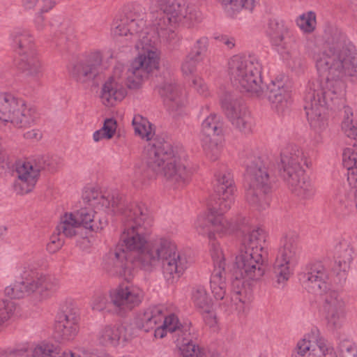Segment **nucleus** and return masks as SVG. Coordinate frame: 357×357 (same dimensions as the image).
<instances>
[{"instance_id":"19","label":"nucleus","mask_w":357,"mask_h":357,"mask_svg":"<svg viewBox=\"0 0 357 357\" xmlns=\"http://www.w3.org/2000/svg\"><path fill=\"white\" fill-rule=\"evenodd\" d=\"M300 280L303 287L314 294L322 295L330 288L328 270L321 261L307 264L300 274Z\"/></svg>"},{"instance_id":"20","label":"nucleus","mask_w":357,"mask_h":357,"mask_svg":"<svg viewBox=\"0 0 357 357\" xmlns=\"http://www.w3.org/2000/svg\"><path fill=\"white\" fill-rule=\"evenodd\" d=\"M102 54L99 50L91 52L70 67V76L77 82L85 84L95 79L101 72Z\"/></svg>"},{"instance_id":"1","label":"nucleus","mask_w":357,"mask_h":357,"mask_svg":"<svg viewBox=\"0 0 357 357\" xmlns=\"http://www.w3.org/2000/svg\"><path fill=\"white\" fill-rule=\"evenodd\" d=\"M122 215L123 231L120 243L103 258L102 268L110 275L131 279L135 267L152 271L162 264L165 279L169 283L177 280L188 267L187 257L178 251L176 243L162 238L149 245L153 220L142 203L125 202Z\"/></svg>"},{"instance_id":"30","label":"nucleus","mask_w":357,"mask_h":357,"mask_svg":"<svg viewBox=\"0 0 357 357\" xmlns=\"http://www.w3.org/2000/svg\"><path fill=\"white\" fill-rule=\"evenodd\" d=\"M157 90L169 109L176 111L185 105V97L181 89L171 81L163 82L158 86Z\"/></svg>"},{"instance_id":"61","label":"nucleus","mask_w":357,"mask_h":357,"mask_svg":"<svg viewBox=\"0 0 357 357\" xmlns=\"http://www.w3.org/2000/svg\"><path fill=\"white\" fill-rule=\"evenodd\" d=\"M24 137L28 139L38 140L42 137V132L38 129H33L25 132Z\"/></svg>"},{"instance_id":"23","label":"nucleus","mask_w":357,"mask_h":357,"mask_svg":"<svg viewBox=\"0 0 357 357\" xmlns=\"http://www.w3.org/2000/svg\"><path fill=\"white\" fill-rule=\"evenodd\" d=\"M215 192L218 196V211H228L235 200L236 186L230 172L222 171L215 174Z\"/></svg>"},{"instance_id":"7","label":"nucleus","mask_w":357,"mask_h":357,"mask_svg":"<svg viewBox=\"0 0 357 357\" xmlns=\"http://www.w3.org/2000/svg\"><path fill=\"white\" fill-rule=\"evenodd\" d=\"M82 198L85 206L73 214L80 226L96 232L102 229L107 223L103 216L106 210L118 214L125 206V199L117 190L105 195L94 188H87L83 192Z\"/></svg>"},{"instance_id":"53","label":"nucleus","mask_w":357,"mask_h":357,"mask_svg":"<svg viewBox=\"0 0 357 357\" xmlns=\"http://www.w3.org/2000/svg\"><path fill=\"white\" fill-rule=\"evenodd\" d=\"M192 86L200 96L203 97L209 96L208 86L201 77H194L192 81Z\"/></svg>"},{"instance_id":"60","label":"nucleus","mask_w":357,"mask_h":357,"mask_svg":"<svg viewBox=\"0 0 357 357\" xmlns=\"http://www.w3.org/2000/svg\"><path fill=\"white\" fill-rule=\"evenodd\" d=\"M321 349L323 352H325L324 353V357H337V355L331 344V346H327L324 343H321Z\"/></svg>"},{"instance_id":"8","label":"nucleus","mask_w":357,"mask_h":357,"mask_svg":"<svg viewBox=\"0 0 357 357\" xmlns=\"http://www.w3.org/2000/svg\"><path fill=\"white\" fill-rule=\"evenodd\" d=\"M160 13L155 19L158 36L164 40L174 43L175 29L183 25L190 27L200 20V14L186 0H155Z\"/></svg>"},{"instance_id":"33","label":"nucleus","mask_w":357,"mask_h":357,"mask_svg":"<svg viewBox=\"0 0 357 357\" xmlns=\"http://www.w3.org/2000/svg\"><path fill=\"white\" fill-rule=\"evenodd\" d=\"M22 102L10 93H0V121L12 123Z\"/></svg>"},{"instance_id":"22","label":"nucleus","mask_w":357,"mask_h":357,"mask_svg":"<svg viewBox=\"0 0 357 357\" xmlns=\"http://www.w3.org/2000/svg\"><path fill=\"white\" fill-rule=\"evenodd\" d=\"M109 297L111 303L119 310L129 311L142 303L144 292L139 287L126 283L112 289Z\"/></svg>"},{"instance_id":"41","label":"nucleus","mask_w":357,"mask_h":357,"mask_svg":"<svg viewBox=\"0 0 357 357\" xmlns=\"http://www.w3.org/2000/svg\"><path fill=\"white\" fill-rule=\"evenodd\" d=\"M192 300L195 306L199 310H207L212 307V299L206 289L202 286H197L192 291Z\"/></svg>"},{"instance_id":"17","label":"nucleus","mask_w":357,"mask_h":357,"mask_svg":"<svg viewBox=\"0 0 357 357\" xmlns=\"http://www.w3.org/2000/svg\"><path fill=\"white\" fill-rule=\"evenodd\" d=\"M222 109L231 123L245 135L252 132L254 121L241 100L231 93L222 99Z\"/></svg>"},{"instance_id":"43","label":"nucleus","mask_w":357,"mask_h":357,"mask_svg":"<svg viewBox=\"0 0 357 357\" xmlns=\"http://www.w3.org/2000/svg\"><path fill=\"white\" fill-rule=\"evenodd\" d=\"M178 344H181L179 349L183 357H207L205 350L188 340L187 336H184Z\"/></svg>"},{"instance_id":"37","label":"nucleus","mask_w":357,"mask_h":357,"mask_svg":"<svg viewBox=\"0 0 357 357\" xmlns=\"http://www.w3.org/2000/svg\"><path fill=\"white\" fill-rule=\"evenodd\" d=\"M37 119L36 109L30 105H26L24 101L20 107L15 116L13 119L12 123L17 128H26L32 126Z\"/></svg>"},{"instance_id":"55","label":"nucleus","mask_w":357,"mask_h":357,"mask_svg":"<svg viewBox=\"0 0 357 357\" xmlns=\"http://www.w3.org/2000/svg\"><path fill=\"white\" fill-rule=\"evenodd\" d=\"M107 298L105 295L98 294L92 301V308L93 310L102 311L107 307Z\"/></svg>"},{"instance_id":"47","label":"nucleus","mask_w":357,"mask_h":357,"mask_svg":"<svg viewBox=\"0 0 357 357\" xmlns=\"http://www.w3.org/2000/svg\"><path fill=\"white\" fill-rule=\"evenodd\" d=\"M4 293L11 299H20L27 296L22 280L15 282L13 284L6 287Z\"/></svg>"},{"instance_id":"11","label":"nucleus","mask_w":357,"mask_h":357,"mask_svg":"<svg viewBox=\"0 0 357 357\" xmlns=\"http://www.w3.org/2000/svg\"><path fill=\"white\" fill-rule=\"evenodd\" d=\"M228 71L231 83L243 91L255 97L263 94L261 65L256 56H233Z\"/></svg>"},{"instance_id":"52","label":"nucleus","mask_w":357,"mask_h":357,"mask_svg":"<svg viewBox=\"0 0 357 357\" xmlns=\"http://www.w3.org/2000/svg\"><path fill=\"white\" fill-rule=\"evenodd\" d=\"M208 46V38L202 37L198 39L194 45L190 54L201 59V56L206 52Z\"/></svg>"},{"instance_id":"48","label":"nucleus","mask_w":357,"mask_h":357,"mask_svg":"<svg viewBox=\"0 0 357 357\" xmlns=\"http://www.w3.org/2000/svg\"><path fill=\"white\" fill-rule=\"evenodd\" d=\"M128 21V16H124L119 20H115L112 29V33L114 36H127L128 33H129Z\"/></svg>"},{"instance_id":"4","label":"nucleus","mask_w":357,"mask_h":357,"mask_svg":"<svg viewBox=\"0 0 357 357\" xmlns=\"http://www.w3.org/2000/svg\"><path fill=\"white\" fill-rule=\"evenodd\" d=\"M132 123L135 134L147 141L152 140L144 151L147 167L164 177L175 188L186 185L192 172L181 160L180 155L170 143L153 139L155 135L153 125L142 115H135Z\"/></svg>"},{"instance_id":"42","label":"nucleus","mask_w":357,"mask_h":357,"mask_svg":"<svg viewBox=\"0 0 357 357\" xmlns=\"http://www.w3.org/2000/svg\"><path fill=\"white\" fill-rule=\"evenodd\" d=\"M228 12L238 13L244 9L252 12L260 0H221Z\"/></svg>"},{"instance_id":"2","label":"nucleus","mask_w":357,"mask_h":357,"mask_svg":"<svg viewBox=\"0 0 357 357\" xmlns=\"http://www.w3.org/2000/svg\"><path fill=\"white\" fill-rule=\"evenodd\" d=\"M234 225L241 230L243 236L241 247L236 257L231 270L232 290L226 295L225 263L220 245L214 241L211 243V255L213 262V271L210 278V287L216 300H220L219 307L228 314L243 312L245 305L250 301L251 289L245 283L259 280L265 273L266 265L262 256L265 234L260 228H252L248 220L242 216L233 218Z\"/></svg>"},{"instance_id":"6","label":"nucleus","mask_w":357,"mask_h":357,"mask_svg":"<svg viewBox=\"0 0 357 357\" xmlns=\"http://www.w3.org/2000/svg\"><path fill=\"white\" fill-rule=\"evenodd\" d=\"M137 48L138 56L130 67L116 63L102 84L100 99L105 106H114L122 101L127 95V88H139L149 74L158 68V58L153 47L139 43Z\"/></svg>"},{"instance_id":"3","label":"nucleus","mask_w":357,"mask_h":357,"mask_svg":"<svg viewBox=\"0 0 357 357\" xmlns=\"http://www.w3.org/2000/svg\"><path fill=\"white\" fill-rule=\"evenodd\" d=\"M234 225L241 230L243 236L241 247L236 257L231 270L232 290L226 295L225 263L220 245L214 241L211 243V255L213 262V271L210 278V287L216 300H220L219 307L228 314L243 312L245 305L250 301L251 289L245 283L259 280L265 273L266 265L262 256L265 234L260 228H252L248 220L242 216L233 218Z\"/></svg>"},{"instance_id":"29","label":"nucleus","mask_w":357,"mask_h":357,"mask_svg":"<svg viewBox=\"0 0 357 357\" xmlns=\"http://www.w3.org/2000/svg\"><path fill=\"white\" fill-rule=\"evenodd\" d=\"M56 347L52 344H42L34 348L25 346L0 350V357H56Z\"/></svg>"},{"instance_id":"40","label":"nucleus","mask_w":357,"mask_h":357,"mask_svg":"<svg viewBox=\"0 0 357 357\" xmlns=\"http://www.w3.org/2000/svg\"><path fill=\"white\" fill-rule=\"evenodd\" d=\"M353 116L352 109L349 107H344L342 130L348 137L355 140L353 146L357 149V126L354 124Z\"/></svg>"},{"instance_id":"25","label":"nucleus","mask_w":357,"mask_h":357,"mask_svg":"<svg viewBox=\"0 0 357 357\" xmlns=\"http://www.w3.org/2000/svg\"><path fill=\"white\" fill-rule=\"evenodd\" d=\"M321 343L331 346V343L321 335L318 329H312L298 341L291 357H324Z\"/></svg>"},{"instance_id":"13","label":"nucleus","mask_w":357,"mask_h":357,"mask_svg":"<svg viewBox=\"0 0 357 357\" xmlns=\"http://www.w3.org/2000/svg\"><path fill=\"white\" fill-rule=\"evenodd\" d=\"M166 311V307L160 305L146 309L137 315L136 327L144 332L154 330L155 337L160 338L164 337L167 331L175 332L178 337L189 335L188 326L182 325L174 314L167 315Z\"/></svg>"},{"instance_id":"32","label":"nucleus","mask_w":357,"mask_h":357,"mask_svg":"<svg viewBox=\"0 0 357 357\" xmlns=\"http://www.w3.org/2000/svg\"><path fill=\"white\" fill-rule=\"evenodd\" d=\"M18 68L26 77L34 80L43 76V65L36 52L19 56Z\"/></svg>"},{"instance_id":"38","label":"nucleus","mask_w":357,"mask_h":357,"mask_svg":"<svg viewBox=\"0 0 357 357\" xmlns=\"http://www.w3.org/2000/svg\"><path fill=\"white\" fill-rule=\"evenodd\" d=\"M19 307L16 303L9 300H0V332L7 327L17 316Z\"/></svg>"},{"instance_id":"51","label":"nucleus","mask_w":357,"mask_h":357,"mask_svg":"<svg viewBox=\"0 0 357 357\" xmlns=\"http://www.w3.org/2000/svg\"><path fill=\"white\" fill-rule=\"evenodd\" d=\"M355 147L345 148L342 153V163L345 168L351 169L355 164L354 161L357 160V152L354 150Z\"/></svg>"},{"instance_id":"10","label":"nucleus","mask_w":357,"mask_h":357,"mask_svg":"<svg viewBox=\"0 0 357 357\" xmlns=\"http://www.w3.org/2000/svg\"><path fill=\"white\" fill-rule=\"evenodd\" d=\"M335 93L326 84V77H319L309 82L304 96V109L310 127L321 132L328 126V109L336 99L344 96Z\"/></svg>"},{"instance_id":"27","label":"nucleus","mask_w":357,"mask_h":357,"mask_svg":"<svg viewBox=\"0 0 357 357\" xmlns=\"http://www.w3.org/2000/svg\"><path fill=\"white\" fill-rule=\"evenodd\" d=\"M17 179L14 188L17 193L24 195L32 191L39 176V169L36 162H18L16 169Z\"/></svg>"},{"instance_id":"50","label":"nucleus","mask_w":357,"mask_h":357,"mask_svg":"<svg viewBox=\"0 0 357 357\" xmlns=\"http://www.w3.org/2000/svg\"><path fill=\"white\" fill-rule=\"evenodd\" d=\"M201 59L189 54V55L185 58L181 65V70L183 73L186 75L193 73L196 70L197 63Z\"/></svg>"},{"instance_id":"15","label":"nucleus","mask_w":357,"mask_h":357,"mask_svg":"<svg viewBox=\"0 0 357 357\" xmlns=\"http://www.w3.org/2000/svg\"><path fill=\"white\" fill-rule=\"evenodd\" d=\"M224 122L220 116L210 113L202 121L201 135L206 155L212 161L218 160L223 147Z\"/></svg>"},{"instance_id":"59","label":"nucleus","mask_w":357,"mask_h":357,"mask_svg":"<svg viewBox=\"0 0 357 357\" xmlns=\"http://www.w3.org/2000/svg\"><path fill=\"white\" fill-rule=\"evenodd\" d=\"M43 13L44 12H41V11L40 13H38L36 15L35 20H34L36 28L38 31H43L45 26V18L43 15Z\"/></svg>"},{"instance_id":"35","label":"nucleus","mask_w":357,"mask_h":357,"mask_svg":"<svg viewBox=\"0 0 357 357\" xmlns=\"http://www.w3.org/2000/svg\"><path fill=\"white\" fill-rule=\"evenodd\" d=\"M128 16L129 17L128 24L129 33L130 35L135 36L137 38H138V41L135 45V47H137V45L139 43H144V45H149L155 49L158 55V58L159 59V52L158 49H156L154 46L155 40H152L151 38H148V35L149 34V28L146 27L144 29L145 22L144 20L142 18H132V14H130ZM136 49L137 50V48Z\"/></svg>"},{"instance_id":"64","label":"nucleus","mask_w":357,"mask_h":357,"mask_svg":"<svg viewBox=\"0 0 357 357\" xmlns=\"http://www.w3.org/2000/svg\"><path fill=\"white\" fill-rule=\"evenodd\" d=\"M155 22H154V26L155 27V30H157V27H156V26L155 25ZM149 34L148 35V38H151V39H152V40H155V43H154V46H155V45H156V42H157V40H158V39H159V40H160L161 41H164V42L168 43H169V44H175V43H176V41H177V36L176 37V39H175V40H174V43H169V42L166 41V40H164L162 38H161L158 36V31H156L157 36H153V34H155V31L153 32V33H151V32H150V29H149ZM155 47L157 49V47Z\"/></svg>"},{"instance_id":"34","label":"nucleus","mask_w":357,"mask_h":357,"mask_svg":"<svg viewBox=\"0 0 357 357\" xmlns=\"http://www.w3.org/2000/svg\"><path fill=\"white\" fill-rule=\"evenodd\" d=\"M98 340L102 345L117 346L121 341L128 340L126 328L123 326H106L98 334Z\"/></svg>"},{"instance_id":"39","label":"nucleus","mask_w":357,"mask_h":357,"mask_svg":"<svg viewBox=\"0 0 357 357\" xmlns=\"http://www.w3.org/2000/svg\"><path fill=\"white\" fill-rule=\"evenodd\" d=\"M80 227L76 217L72 213H65L61 218L60 223L57 225L56 231L59 235L63 234L66 237L71 238L77 234V229Z\"/></svg>"},{"instance_id":"24","label":"nucleus","mask_w":357,"mask_h":357,"mask_svg":"<svg viewBox=\"0 0 357 357\" xmlns=\"http://www.w3.org/2000/svg\"><path fill=\"white\" fill-rule=\"evenodd\" d=\"M79 314L75 307L66 308L59 316L54 326V335L58 340L70 342L75 339L79 329Z\"/></svg>"},{"instance_id":"26","label":"nucleus","mask_w":357,"mask_h":357,"mask_svg":"<svg viewBox=\"0 0 357 357\" xmlns=\"http://www.w3.org/2000/svg\"><path fill=\"white\" fill-rule=\"evenodd\" d=\"M263 94L259 98L266 97L272 109L278 113H282L291 105V92L282 80L275 79L271 81L266 86V90L263 89Z\"/></svg>"},{"instance_id":"46","label":"nucleus","mask_w":357,"mask_h":357,"mask_svg":"<svg viewBox=\"0 0 357 357\" xmlns=\"http://www.w3.org/2000/svg\"><path fill=\"white\" fill-rule=\"evenodd\" d=\"M299 28L306 33L314 31L316 24V15L313 12H308L301 15L296 20Z\"/></svg>"},{"instance_id":"14","label":"nucleus","mask_w":357,"mask_h":357,"mask_svg":"<svg viewBox=\"0 0 357 357\" xmlns=\"http://www.w3.org/2000/svg\"><path fill=\"white\" fill-rule=\"evenodd\" d=\"M281 245L273 266L278 284H284L289 279L298 262L300 255L298 235L295 232L287 234L282 239Z\"/></svg>"},{"instance_id":"16","label":"nucleus","mask_w":357,"mask_h":357,"mask_svg":"<svg viewBox=\"0 0 357 357\" xmlns=\"http://www.w3.org/2000/svg\"><path fill=\"white\" fill-rule=\"evenodd\" d=\"M321 311L327 327L332 330L340 328L345 322L346 300L344 294L337 290L328 289L321 295Z\"/></svg>"},{"instance_id":"9","label":"nucleus","mask_w":357,"mask_h":357,"mask_svg":"<svg viewBox=\"0 0 357 357\" xmlns=\"http://www.w3.org/2000/svg\"><path fill=\"white\" fill-rule=\"evenodd\" d=\"M307 167L312 165L307 153L298 145L289 144L281 153L280 175L291 191L303 199H309L314 194V188L305 175L301 163Z\"/></svg>"},{"instance_id":"12","label":"nucleus","mask_w":357,"mask_h":357,"mask_svg":"<svg viewBox=\"0 0 357 357\" xmlns=\"http://www.w3.org/2000/svg\"><path fill=\"white\" fill-rule=\"evenodd\" d=\"M245 198L248 203L257 210L266 209L271 202V185L268 162L255 158L247 164Z\"/></svg>"},{"instance_id":"18","label":"nucleus","mask_w":357,"mask_h":357,"mask_svg":"<svg viewBox=\"0 0 357 357\" xmlns=\"http://www.w3.org/2000/svg\"><path fill=\"white\" fill-rule=\"evenodd\" d=\"M222 213L220 211L213 209L206 215L198 216L195 223L197 232L201 235L207 234L211 240L214 236L213 232L220 234L234 232L238 226L234 225L233 218L227 220L223 216Z\"/></svg>"},{"instance_id":"63","label":"nucleus","mask_w":357,"mask_h":357,"mask_svg":"<svg viewBox=\"0 0 357 357\" xmlns=\"http://www.w3.org/2000/svg\"><path fill=\"white\" fill-rule=\"evenodd\" d=\"M93 139L96 142H98L102 139H107V135H106L105 132L103 131L102 129H100L98 130H96L93 134Z\"/></svg>"},{"instance_id":"45","label":"nucleus","mask_w":357,"mask_h":357,"mask_svg":"<svg viewBox=\"0 0 357 357\" xmlns=\"http://www.w3.org/2000/svg\"><path fill=\"white\" fill-rule=\"evenodd\" d=\"M328 208L331 214L339 219L346 217L349 213L350 211L349 206L343 203L342 199L337 197L330 200Z\"/></svg>"},{"instance_id":"21","label":"nucleus","mask_w":357,"mask_h":357,"mask_svg":"<svg viewBox=\"0 0 357 357\" xmlns=\"http://www.w3.org/2000/svg\"><path fill=\"white\" fill-rule=\"evenodd\" d=\"M22 280L27 296L36 294L40 300L48 298L59 287L57 279L36 271H25Z\"/></svg>"},{"instance_id":"5","label":"nucleus","mask_w":357,"mask_h":357,"mask_svg":"<svg viewBox=\"0 0 357 357\" xmlns=\"http://www.w3.org/2000/svg\"><path fill=\"white\" fill-rule=\"evenodd\" d=\"M324 37L326 47L314 55L316 68L333 93L340 94L346 88L343 77L357 76V53L346 47V37L336 26H327Z\"/></svg>"},{"instance_id":"57","label":"nucleus","mask_w":357,"mask_h":357,"mask_svg":"<svg viewBox=\"0 0 357 357\" xmlns=\"http://www.w3.org/2000/svg\"><path fill=\"white\" fill-rule=\"evenodd\" d=\"M340 357H357V347L351 342L342 344Z\"/></svg>"},{"instance_id":"31","label":"nucleus","mask_w":357,"mask_h":357,"mask_svg":"<svg viewBox=\"0 0 357 357\" xmlns=\"http://www.w3.org/2000/svg\"><path fill=\"white\" fill-rule=\"evenodd\" d=\"M11 38L19 56L36 52L33 37L28 30L17 28L12 32Z\"/></svg>"},{"instance_id":"44","label":"nucleus","mask_w":357,"mask_h":357,"mask_svg":"<svg viewBox=\"0 0 357 357\" xmlns=\"http://www.w3.org/2000/svg\"><path fill=\"white\" fill-rule=\"evenodd\" d=\"M35 162L40 172L44 169L52 172L60 167L62 159L56 155H43L38 158Z\"/></svg>"},{"instance_id":"54","label":"nucleus","mask_w":357,"mask_h":357,"mask_svg":"<svg viewBox=\"0 0 357 357\" xmlns=\"http://www.w3.org/2000/svg\"><path fill=\"white\" fill-rule=\"evenodd\" d=\"M60 236L57 233L51 236L50 241L47 245V249L50 252L54 253L63 246V240L60 238Z\"/></svg>"},{"instance_id":"36","label":"nucleus","mask_w":357,"mask_h":357,"mask_svg":"<svg viewBox=\"0 0 357 357\" xmlns=\"http://www.w3.org/2000/svg\"><path fill=\"white\" fill-rule=\"evenodd\" d=\"M266 34L273 45L285 48L289 32L288 27L282 22L270 20L266 29Z\"/></svg>"},{"instance_id":"58","label":"nucleus","mask_w":357,"mask_h":357,"mask_svg":"<svg viewBox=\"0 0 357 357\" xmlns=\"http://www.w3.org/2000/svg\"><path fill=\"white\" fill-rule=\"evenodd\" d=\"M101 129L105 132L107 139H111L116 132V121L113 119H107Z\"/></svg>"},{"instance_id":"62","label":"nucleus","mask_w":357,"mask_h":357,"mask_svg":"<svg viewBox=\"0 0 357 357\" xmlns=\"http://www.w3.org/2000/svg\"><path fill=\"white\" fill-rule=\"evenodd\" d=\"M220 40L229 49H231L235 45V40L232 37H228L227 36H222L220 38Z\"/></svg>"},{"instance_id":"28","label":"nucleus","mask_w":357,"mask_h":357,"mask_svg":"<svg viewBox=\"0 0 357 357\" xmlns=\"http://www.w3.org/2000/svg\"><path fill=\"white\" fill-rule=\"evenodd\" d=\"M354 248L348 239H340L335 246V264L333 271L340 277L339 282H344L347 273L350 268V264L354 259Z\"/></svg>"},{"instance_id":"49","label":"nucleus","mask_w":357,"mask_h":357,"mask_svg":"<svg viewBox=\"0 0 357 357\" xmlns=\"http://www.w3.org/2000/svg\"><path fill=\"white\" fill-rule=\"evenodd\" d=\"M22 3L26 9H32L39 5L41 6V12L49 11L54 5L52 0H23Z\"/></svg>"},{"instance_id":"56","label":"nucleus","mask_w":357,"mask_h":357,"mask_svg":"<svg viewBox=\"0 0 357 357\" xmlns=\"http://www.w3.org/2000/svg\"><path fill=\"white\" fill-rule=\"evenodd\" d=\"M204 323L210 328L215 327L217 324L216 315L213 311L212 307L207 310H201Z\"/></svg>"}]
</instances>
